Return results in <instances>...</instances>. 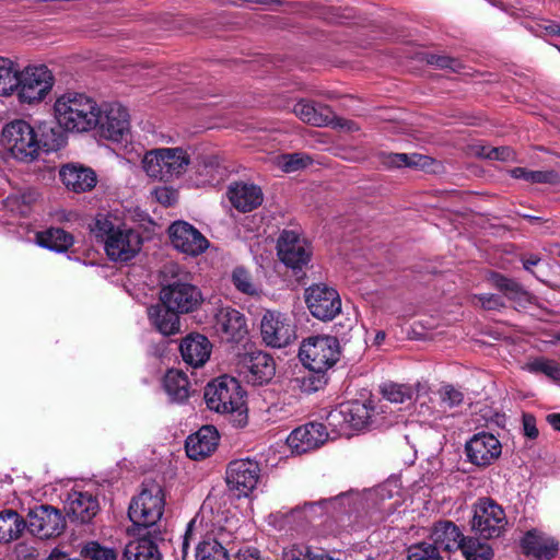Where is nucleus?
Instances as JSON below:
<instances>
[{
    "label": "nucleus",
    "mask_w": 560,
    "mask_h": 560,
    "mask_svg": "<svg viewBox=\"0 0 560 560\" xmlns=\"http://www.w3.org/2000/svg\"><path fill=\"white\" fill-rule=\"evenodd\" d=\"M91 231L103 243L104 250L112 261L127 262L141 250V235L115 217L96 215Z\"/></svg>",
    "instance_id": "f257e3e1"
},
{
    "label": "nucleus",
    "mask_w": 560,
    "mask_h": 560,
    "mask_svg": "<svg viewBox=\"0 0 560 560\" xmlns=\"http://www.w3.org/2000/svg\"><path fill=\"white\" fill-rule=\"evenodd\" d=\"M54 114L66 131L84 133L95 130L100 104L85 93L67 91L56 98Z\"/></svg>",
    "instance_id": "f03ea898"
},
{
    "label": "nucleus",
    "mask_w": 560,
    "mask_h": 560,
    "mask_svg": "<svg viewBox=\"0 0 560 560\" xmlns=\"http://www.w3.org/2000/svg\"><path fill=\"white\" fill-rule=\"evenodd\" d=\"M165 506L164 491L155 481H145L142 490L129 505V517L138 529L144 530L156 526Z\"/></svg>",
    "instance_id": "7ed1b4c3"
},
{
    "label": "nucleus",
    "mask_w": 560,
    "mask_h": 560,
    "mask_svg": "<svg viewBox=\"0 0 560 560\" xmlns=\"http://www.w3.org/2000/svg\"><path fill=\"white\" fill-rule=\"evenodd\" d=\"M54 85V73L46 65H28L19 69L14 95L21 104L37 105L46 100Z\"/></svg>",
    "instance_id": "20e7f679"
},
{
    "label": "nucleus",
    "mask_w": 560,
    "mask_h": 560,
    "mask_svg": "<svg viewBox=\"0 0 560 560\" xmlns=\"http://www.w3.org/2000/svg\"><path fill=\"white\" fill-rule=\"evenodd\" d=\"M377 412L373 401H349L341 404L327 416V423L332 432L349 434V430H363L371 428Z\"/></svg>",
    "instance_id": "39448f33"
},
{
    "label": "nucleus",
    "mask_w": 560,
    "mask_h": 560,
    "mask_svg": "<svg viewBox=\"0 0 560 560\" xmlns=\"http://www.w3.org/2000/svg\"><path fill=\"white\" fill-rule=\"evenodd\" d=\"M189 162L187 152L182 148H160L145 153L142 166L149 177L168 182L182 175Z\"/></svg>",
    "instance_id": "423d86ee"
},
{
    "label": "nucleus",
    "mask_w": 560,
    "mask_h": 560,
    "mask_svg": "<svg viewBox=\"0 0 560 560\" xmlns=\"http://www.w3.org/2000/svg\"><path fill=\"white\" fill-rule=\"evenodd\" d=\"M340 357V345L332 336H314L305 339L299 350L302 364L315 373H325Z\"/></svg>",
    "instance_id": "0eeeda50"
},
{
    "label": "nucleus",
    "mask_w": 560,
    "mask_h": 560,
    "mask_svg": "<svg viewBox=\"0 0 560 560\" xmlns=\"http://www.w3.org/2000/svg\"><path fill=\"white\" fill-rule=\"evenodd\" d=\"M2 145L19 161L30 162L37 158L40 140L34 128L25 120L7 124L1 133Z\"/></svg>",
    "instance_id": "6e6552de"
},
{
    "label": "nucleus",
    "mask_w": 560,
    "mask_h": 560,
    "mask_svg": "<svg viewBox=\"0 0 560 560\" xmlns=\"http://www.w3.org/2000/svg\"><path fill=\"white\" fill-rule=\"evenodd\" d=\"M205 400L209 409L230 413L243 407V392L237 380L223 375L209 383L205 389Z\"/></svg>",
    "instance_id": "1a4fd4ad"
},
{
    "label": "nucleus",
    "mask_w": 560,
    "mask_h": 560,
    "mask_svg": "<svg viewBox=\"0 0 560 560\" xmlns=\"http://www.w3.org/2000/svg\"><path fill=\"white\" fill-rule=\"evenodd\" d=\"M98 135L114 142L128 141L131 133L130 114L128 109L117 102L100 104L97 115Z\"/></svg>",
    "instance_id": "9d476101"
},
{
    "label": "nucleus",
    "mask_w": 560,
    "mask_h": 560,
    "mask_svg": "<svg viewBox=\"0 0 560 560\" xmlns=\"http://www.w3.org/2000/svg\"><path fill=\"white\" fill-rule=\"evenodd\" d=\"M27 530L39 539L59 536L66 522L61 512L51 505H36L31 509L25 520Z\"/></svg>",
    "instance_id": "9b49d317"
},
{
    "label": "nucleus",
    "mask_w": 560,
    "mask_h": 560,
    "mask_svg": "<svg viewBox=\"0 0 560 560\" xmlns=\"http://www.w3.org/2000/svg\"><path fill=\"white\" fill-rule=\"evenodd\" d=\"M503 509L490 499H481L475 506L471 528L486 539L499 537L506 526Z\"/></svg>",
    "instance_id": "f8f14e48"
},
{
    "label": "nucleus",
    "mask_w": 560,
    "mask_h": 560,
    "mask_svg": "<svg viewBox=\"0 0 560 560\" xmlns=\"http://www.w3.org/2000/svg\"><path fill=\"white\" fill-rule=\"evenodd\" d=\"M279 259L293 271H302L311 261L312 248L308 242L294 231L284 230L277 243Z\"/></svg>",
    "instance_id": "ddd939ff"
},
{
    "label": "nucleus",
    "mask_w": 560,
    "mask_h": 560,
    "mask_svg": "<svg viewBox=\"0 0 560 560\" xmlns=\"http://www.w3.org/2000/svg\"><path fill=\"white\" fill-rule=\"evenodd\" d=\"M264 342L273 348H283L295 340V326L291 318L277 311H267L260 320Z\"/></svg>",
    "instance_id": "4468645a"
},
{
    "label": "nucleus",
    "mask_w": 560,
    "mask_h": 560,
    "mask_svg": "<svg viewBox=\"0 0 560 560\" xmlns=\"http://www.w3.org/2000/svg\"><path fill=\"white\" fill-rule=\"evenodd\" d=\"M305 302L311 314L320 320H331L341 311L338 292L324 283L313 284L305 290Z\"/></svg>",
    "instance_id": "2eb2a0df"
},
{
    "label": "nucleus",
    "mask_w": 560,
    "mask_h": 560,
    "mask_svg": "<svg viewBox=\"0 0 560 560\" xmlns=\"http://www.w3.org/2000/svg\"><path fill=\"white\" fill-rule=\"evenodd\" d=\"M160 300L164 306L180 314L196 311L202 303L201 291L189 282L163 284Z\"/></svg>",
    "instance_id": "dca6fc26"
},
{
    "label": "nucleus",
    "mask_w": 560,
    "mask_h": 560,
    "mask_svg": "<svg viewBox=\"0 0 560 560\" xmlns=\"http://www.w3.org/2000/svg\"><path fill=\"white\" fill-rule=\"evenodd\" d=\"M259 477V464L250 458L233 460L226 469V483L237 497H247L256 488Z\"/></svg>",
    "instance_id": "f3484780"
},
{
    "label": "nucleus",
    "mask_w": 560,
    "mask_h": 560,
    "mask_svg": "<svg viewBox=\"0 0 560 560\" xmlns=\"http://www.w3.org/2000/svg\"><path fill=\"white\" fill-rule=\"evenodd\" d=\"M465 453L472 465L488 467L501 456L502 445L492 433L480 432L466 442Z\"/></svg>",
    "instance_id": "a211bd4d"
},
{
    "label": "nucleus",
    "mask_w": 560,
    "mask_h": 560,
    "mask_svg": "<svg viewBox=\"0 0 560 560\" xmlns=\"http://www.w3.org/2000/svg\"><path fill=\"white\" fill-rule=\"evenodd\" d=\"M168 233L173 246L186 255L198 256L209 247V241L188 222H174Z\"/></svg>",
    "instance_id": "6ab92c4d"
},
{
    "label": "nucleus",
    "mask_w": 560,
    "mask_h": 560,
    "mask_svg": "<svg viewBox=\"0 0 560 560\" xmlns=\"http://www.w3.org/2000/svg\"><path fill=\"white\" fill-rule=\"evenodd\" d=\"M214 328L223 339L231 342H241L248 335L245 315L230 306L218 310L214 316Z\"/></svg>",
    "instance_id": "aec40b11"
},
{
    "label": "nucleus",
    "mask_w": 560,
    "mask_h": 560,
    "mask_svg": "<svg viewBox=\"0 0 560 560\" xmlns=\"http://www.w3.org/2000/svg\"><path fill=\"white\" fill-rule=\"evenodd\" d=\"M328 436L326 425L310 422L294 429L288 436L287 443L293 453L303 454L322 446L328 440Z\"/></svg>",
    "instance_id": "412c9836"
},
{
    "label": "nucleus",
    "mask_w": 560,
    "mask_h": 560,
    "mask_svg": "<svg viewBox=\"0 0 560 560\" xmlns=\"http://www.w3.org/2000/svg\"><path fill=\"white\" fill-rule=\"evenodd\" d=\"M276 365L271 355L262 351L246 353L241 361V374L253 385L268 383L275 375Z\"/></svg>",
    "instance_id": "4be33fe9"
},
{
    "label": "nucleus",
    "mask_w": 560,
    "mask_h": 560,
    "mask_svg": "<svg viewBox=\"0 0 560 560\" xmlns=\"http://www.w3.org/2000/svg\"><path fill=\"white\" fill-rule=\"evenodd\" d=\"M354 504V495L351 492H342L329 499H323L317 502H306L303 505V512L308 521H313L323 513H330L332 516L348 513Z\"/></svg>",
    "instance_id": "5701e85b"
},
{
    "label": "nucleus",
    "mask_w": 560,
    "mask_h": 560,
    "mask_svg": "<svg viewBox=\"0 0 560 560\" xmlns=\"http://www.w3.org/2000/svg\"><path fill=\"white\" fill-rule=\"evenodd\" d=\"M63 185L74 192H85L93 189L97 183L95 172L80 164H67L59 172Z\"/></svg>",
    "instance_id": "b1692460"
},
{
    "label": "nucleus",
    "mask_w": 560,
    "mask_h": 560,
    "mask_svg": "<svg viewBox=\"0 0 560 560\" xmlns=\"http://www.w3.org/2000/svg\"><path fill=\"white\" fill-rule=\"evenodd\" d=\"M218 431L212 425H203L186 440L185 448L189 458L198 460L209 456L218 445Z\"/></svg>",
    "instance_id": "393cba45"
},
{
    "label": "nucleus",
    "mask_w": 560,
    "mask_h": 560,
    "mask_svg": "<svg viewBox=\"0 0 560 560\" xmlns=\"http://www.w3.org/2000/svg\"><path fill=\"white\" fill-rule=\"evenodd\" d=\"M183 360L192 368L205 365L209 360L212 345L208 338L200 334L186 336L179 346Z\"/></svg>",
    "instance_id": "a878e982"
},
{
    "label": "nucleus",
    "mask_w": 560,
    "mask_h": 560,
    "mask_svg": "<svg viewBox=\"0 0 560 560\" xmlns=\"http://www.w3.org/2000/svg\"><path fill=\"white\" fill-rule=\"evenodd\" d=\"M98 511V500L92 493L73 491L68 495L67 514L72 521L90 523Z\"/></svg>",
    "instance_id": "bb28decb"
},
{
    "label": "nucleus",
    "mask_w": 560,
    "mask_h": 560,
    "mask_svg": "<svg viewBox=\"0 0 560 560\" xmlns=\"http://www.w3.org/2000/svg\"><path fill=\"white\" fill-rule=\"evenodd\" d=\"M228 197L232 206L241 212L256 209L264 199L262 191L258 186L243 182L230 185Z\"/></svg>",
    "instance_id": "cd10ccee"
},
{
    "label": "nucleus",
    "mask_w": 560,
    "mask_h": 560,
    "mask_svg": "<svg viewBox=\"0 0 560 560\" xmlns=\"http://www.w3.org/2000/svg\"><path fill=\"white\" fill-rule=\"evenodd\" d=\"M522 548L525 555L537 560H550L558 551V542L553 538L533 529L523 537Z\"/></svg>",
    "instance_id": "c85d7f7f"
},
{
    "label": "nucleus",
    "mask_w": 560,
    "mask_h": 560,
    "mask_svg": "<svg viewBox=\"0 0 560 560\" xmlns=\"http://www.w3.org/2000/svg\"><path fill=\"white\" fill-rule=\"evenodd\" d=\"M464 535L459 527L452 521H440L434 524L431 532L432 546L436 550L442 549L447 552L458 550L464 541Z\"/></svg>",
    "instance_id": "c756f323"
},
{
    "label": "nucleus",
    "mask_w": 560,
    "mask_h": 560,
    "mask_svg": "<svg viewBox=\"0 0 560 560\" xmlns=\"http://www.w3.org/2000/svg\"><path fill=\"white\" fill-rule=\"evenodd\" d=\"M156 530L153 529L142 533L138 529L137 538L130 540L124 549L125 560H161V553L158 546L151 538L152 534Z\"/></svg>",
    "instance_id": "7c9ffc66"
},
{
    "label": "nucleus",
    "mask_w": 560,
    "mask_h": 560,
    "mask_svg": "<svg viewBox=\"0 0 560 560\" xmlns=\"http://www.w3.org/2000/svg\"><path fill=\"white\" fill-rule=\"evenodd\" d=\"M292 112L302 121L316 127L329 126L332 121V110L329 106L307 100L295 103Z\"/></svg>",
    "instance_id": "2f4dec72"
},
{
    "label": "nucleus",
    "mask_w": 560,
    "mask_h": 560,
    "mask_svg": "<svg viewBox=\"0 0 560 560\" xmlns=\"http://www.w3.org/2000/svg\"><path fill=\"white\" fill-rule=\"evenodd\" d=\"M178 312L167 306L155 305L149 308V318L153 326L164 336H171L179 332L180 323Z\"/></svg>",
    "instance_id": "473e14b6"
},
{
    "label": "nucleus",
    "mask_w": 560,
    "mask_h": 560,
    "mask_svg": "<svg viewBox=\"0 0 560 560\" xmlns=\"http://www.w3.org/2000/svg\"><path fill=\"white\" fill-rule=\"evenodd\" d=\"M439 409L433 411V420H443L456 415L455 409L464 404V394L453 385H443L439 392Z\"/></svg>",
    "instance_id": "72a5a7b5"
},
{
    "label": "nucleus",
    "mask_w": 560,
    "mask_h": 560,
    "mask_svg": "<svg viewBox=\"0 0 560 560\" xmlns=\"http://www.w3.org/2000/svg\"><path fill=\"white\" fill-rule=\"evenodd\" d=\"M26 528V522L14 510H3L0 512V544H9L21 537Z\"/></svg>",
    "instance_id": "f704fd0d"
},
{
    "label": "nucleus",
    "mask_w": 560,
    "mask_h": 560,
    "mask_svg": "<svg viewBox=\"0 0 560 560\" xmlns=\"http://www.w3.org/2000/svg\"><path fill=\"white\" fill-rule=\"evenodd\" d=\"M36 241L42 247L57 253L67 252L74 242L72 234L60 228H50L36 235Z\"/></svg>",
    "instance_id": "c9c22d12"
},
{
    "label": "nucleus",
    "mask_w": 560,
    "mask_h": 560,
    "mask_svg": "<svg viewBox=\"0 0 560 560\" xmlns=\"http://www.w3.org/2000/svg\"><path fill=\"white\" fill-rule=\"evenodd\" d=\"M197 180L200 185H218L228 176V168L220 164L218 158L209 156L197 167Z\"/></svg>",
    "instance_id": "e433bc0d"
},
{
    "label": "nucleus",
    "mask_w": 560,
    "mask_h": 560,
    "mask_svg": "<svg viewBox=\"0 0 560 560\" xmlns=\"http://www.w3.org/2000/svg\"><path fill=\"white\" fill-rule=\"evenodd\" d=\"M231 281L238 292L248 296L259 298L264 292L262 284L253 277L249 270L242 266L234 268Z\"/></svg>",
    "instance_id": "4c0bfd02"
},
{
    "label": "nucleus",
    "mask_w": 560,
    "mask_h": 560,
    "mask_svg": "<svg viewBox=\"0 0 560 560\" xmlns=\"http://www.w3.org/2000/svg\"><path fill=\"white\" fill-rule=\"evenodd\" d=\"M19 65L12 59L0 56V96L14 95L18 86Z\"/></svg>",
    "instance_id": "58836bf2"
},
{
    "label": "nucleus",
    "mask_w": 560,
    "mask_h": 560,
    "mask_svg": "<svg viewBox=\"0 0 560 560\" xmlns=\"http://www.w3.org/2000/svg\"><path fill=\"white\" fill-rule=\"evenodd\" d=\"M164 388L174 401H183L189 396L187 376L177 370H170L164 376Z\"/></svg>",
    "instance_id": "ea45409f"
},
{
    "label": "nucleus",
    "mask_w": 560,
    "mask_h": 560,
    "mask_svg": "<svg viewBox=\"0 0 560 560\" xmlns=\"http://www.w3.org/2000/svg\"><path fill=\"white\" fill-rule=\"evenodd\" d=\"M490 280L509 300L522 302L527 299V292L515 280L495 272L491 273Z\"/></svg>",
    "instance_id": "a19ab883"
},
{
    "label": "nucleus",
    "mask_w": 560,
    "mask_h": 560,
    "mask_svg": "<svg viewBox=\"0 0 560 560\" xmlns=\"http://www.w3.org/2000/svg\"><path fill=\"white\" fill-rule=\"evenodd\" d=\"M421 385L416 386L397 383H386L381 387V392L387 400L396 404H404L411 401L415 398L416 392L420 389Z\"/></svg>",
    "instance_id": "79ce46f5"
},
{
    "label": "nucleus",
    "mask_w": 560,
    "mask_h": 560,
    "mask_svg": "<svg viewBox=\"0 0 560 560\" xmlns=\"http://www.w3.org/2000/svg\"><path fill=\"white\" fill-rule=\"evenodd\" d=\"M197 560H230L226 549L213 537H206L196 548Z\"/></svg>",
    "instance_id": "37998d69"
},
{
    "label": "nucleus",
    "mask_w": 560,
    "mask_h": 560,
    "mask_svg": "<svg viewBox=\"0 0 560 560\" xmlns=\"http://www.w3.org/2000/svg\"><path fill=\"white\" fill-rule=\"evenodd\" d=\"M459 550L467 560H491L493 557L492 548L488 544L470 537L464 538Z\"/></svg>",
    "instance_id": "c03bdc74"
},
{
    "label": "nucleus",
    "mask_w": 560,
    "mask_h": 560,
    "mask_svg": "<svg viewBox=\"0 0 560 560\" xmlns=\"http://www.w3.org/2000/svg\"><path fill=\"white\" fill-rule=\"evenodd\" d=\"M510 173L513 178H522L529 183L556 184L559 182V176L555 171H529L524 167H514Z\"/></svg>",
    "instance_id": "a18cd8bd"
},
{
    "label": "nucleus",
    "mask_w": 560,
    "mask_h": 560,
    "mask_svg": "<svg viewBox=\"0 0 560 560\" xmlns=\"http://www.w3.org/2000/svg\"><path fill=\"white\" fill-rule=\"evenodd\" d=\"M160 273L162 285L190 281V273L174 261L164 264Z\"/></svg>",
    "instance_id": "49530a36"
},
{
    "label": "nucleus",
    "mask_w": 560,
    "mask_h": 560,
    "mask_svg": "<svg viewBox=\"0 0 560 560\" xmlns=\"http://www.w3.org/2000/svg\"><path fill=\"white\" fill-rule=\"evenodd\" d=\"M428 161V156L421 154H406V153H390L386 158V164L394 167H418L425 166Z\"/></svg>",
    "instance_id": "de8ad7c7"
},
{
    "label": "nucleus",
    "mask_w": 560,
    "mask_h": 560,
    "mask_svg": "<svg viewBox=\"0 0 560 560\" xmlns=\"http://www.w3.org/2000/svg\"><path fill=\"white\" fill-rule=\"evenodd\" d=\"M313 163V160L310 155L305 153H291L284 154L280 158L279 164L281 168L287 172H295L301 168H305Z\"/></svg>",
    "instance_id": "09e8293b"
},
{
    "label": "nucleus",
    "mask_w": 560,
    "mask_h": 560,
    "mask_svg": "<svg viewBox=\"0 0 560 560\" xmlns=\"http://www.w3.org/2000/svg\"><path fill=\"white\" fill-rule=\"evenodd\" d=\"M407 560H443L436 547L420 542L408 548Z\"/></svg>",
    "instance_id": "8fccbe9b"
},
{
    "label": "nucleus",
    "mask_w": 560,
    "mask_h": 560,
    "mask_svg": "<svg viewBox=\"0 0 560 560\" xmlns=\"http://www.w3.org/2000/svg\"><path fill=\"white\" fill-rule=\"evenodd\" d=\"M84 560H116V552L106 547H102L96 541L88 542L81 550Z\"/></svg>",
    "instance_id": "3c124183"
},
{
    "label": "nucleus",
    "mask_w": 560,
    "mask_h": 560,
    "mask_svg": "<svg viewBox=\"0 0 560 560\" xmlns=\"http://www.w3.org/2000/svg\"><path fill=\"white\" fill-rule=\"evenodd\" d=\"M530 372L542 373L546 376L560 381V364L549 359H536L528 364Z\"/></svg>",
    "instance_id": "603ef678"
},
{
    "label": "nucleus",
    "mask_w": 560,
    "mask_h": 560,
    "mask_svg": "<svg viewBox=\"0 0 560 560\" xmlns=\"http://www.w3.org/2000/svg\"><path fill=\"white\" fill-rule=\"evenodd\" d=\"M479 156L489 160L510 161L514 160V152L509 147L489 148L480 147L476 152Z\"/></svg>",
    "instance_id": "864d4df0"
},
{
    "label": "nucleus",
    "mask_w": 560,
    "mask_h": 560,
    "mask_svg": "<svg viewBox=\"0 0 560 560\" xmlns=\"http://www.w3.org/2000/svg\"><path fill=\"white\" fill-rule=\"evenodd\" d=\"M312 550L305 545H292L283 550V560H311Z\"/></svg>",
    "instance_id": "5fc2aeb1"
},
{
    "label": "nucleus",
    "mask_w": 560,
    "mask_h": 560,
    "mask_svg": "<svg viewBox=\"0 0 560 560\" xmlns=\"http://www.w3.org/2000/svg\"><path fill=\"white\" fill-rule=\"evenodd\" d=\"M152 194L155 199L165 207L173 206L178 198L177 191L167 186L156 187Z\"/></svg>",
    "instance_id": "6e6d98bb"
},
{
    "label": "nucleus",
    "mask_w": 560,
    "mask_h": 560,
    "mask_svg": "<svg viewBox=\"0 0 560 560\" xmlns=\"http://www.w3.org/2000/svg\"><path fill=\"white\" fill-rule=\"evenodd\" d=\"M475 299L485 310H499L505 306L502 298L497 294H479Z\"/></svg>",
    "instance_id": "4d7b16f0"
},
{
    "label": "nucleus",
    "mask_w": 560,
    "mask_h": 560,
    "mask_svg": "<svg viewBox=\"0 0 560 560\" xmlns=\"http://www.w3.org/2000/svg\"><path fill=\"white\" fill-rule=\"evenodd\" d=\"M428 62L441 69H452L456 71L459 68L458 60L443 55H431Z\"/></svg>",
    "instance_id": "13d9d810"
},
{
    "label": "nucleus",
    "mask_w": 560,
    "mask_h": 560,
    "mask_svg": "<svg viewBox=\"0 0 560 560\" xmlns=\"http://www.w3.org/2000/svg\"><path fill=\"white\" fill-rule=\"evenodd\" d=\"M523 433L526 438L535 440L539 435V431L536 425V419L532 413H523L522 417Z\"/></svg>",
    "instance_id": "bf43d9fd"
},
{
    "label": "nucleus",
    "mask_w": 560,
    "mask_h": 560,
    "mask_svg": "<svg viewBox=\"0 0 560 560\" xmlns=\"http://www.w3.org/2000/svg\"><path fill=\"white\" fill-rule=\"evenodd\" d=\"M233 560H261V558L256 548L243 547L234 555Z\"/></svg>",
    "instance_id": "052dcab7"
},
{
    "label": "nucleus",
    "mask_w": 560,
    "mask_h": 560,
    "mask_svg": "<svg viewBox=\"0 0 560 560\" xmlns=\"http://www.w3.org/2000/svg\"><path fill=\"white\" fill-rule=\"evenodd\" d=\"M329 126H332L334 128L347 130L350 132L359 130V126L354 121L337 117L334 113H332V121H331V124H329Z\"/></svg>",
    "instance_id": "680f3d73"
},
{
    "label": "nucleus",
    "mask_w": 560,
    "mask_h": 560,
    "mask_svg": "<svg viewBox=\"0 0 560 560\" xmlns=\"http://www.w3.org/2000/svg\"><path fill=\"white\" fill-rule=\"evenodd\" d=\"M194 523H195L194 521H190L187 524L186 533H185L184 538H183L182 549H183L184 556H186L188 547H189V539H190L191 534H192Z\"/></svg>",
    "instance_id": "e2e57ef3"
},
{
    "label": "nucleus",
    "mask_w": 560,
    "mask_h": 560,
    "mask_svg": "<svg viewBox=\"0 0 560 560\" xmlns=\"http://www.w3.org/2000/svg\"><path fill=\"white\" fill-rule=\"evenodd\" d=\"M522 261L524 269L529 271L533 266H536L540 261V258L537 255H530L527 258H523Z\"/></svg>",
    "instance_id": "0e129e2a"
},
{
    "label": "nucleus",
    "mask_w": 560,
    "mask_h": 560,
    "mask_svg": "<svg viewBox=\"0 0 560 560\" xmlns=\"http://www.w3.org/2000/svg\"><path fill=\"white\" fill-rule=\"evenodd\" d=\"M547 421L555 430L560 431V413L548 415Z\"/></svg>",
    "instance_id": "69168bd1"
},
{
    "label": "nucleus",
    "mask_w": 560,
    "mask_h": 560,
    "mask_svg": "<svg viewBox=\"0 0 560 560\" xmlns=\"http://www.w3.org/2000/svg\"><path fill=\"white\" fill-rule=\"evenodd\" d=\"M311 560H340V559L334 558V557L329 556L328 553H326L324 551H320V552H317V553H314L312 551Z\"/></svg>",
    "instance_id": "338daca9"
},
{
    "label": "nucleus",
    "mask_w": 560,
    "mask_h": 560,
    "mask_svg": "<svg viewBox=\"0 0 560 560\" xmlns=\"http://www.w3.org/2000/svg\"><path fill=\"white\" fill-rule=\"evenodd\" d=\"M546 30L550 33V34H557V35H560V25L558 24H550L546 27Z\"/></svg>",
    "instance_id": "774afa93"
}]
</instances>
